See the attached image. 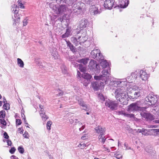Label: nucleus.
Wrapping results in <instances>:
<instances>
[{
  "label": "nucleus",
  "instance_id": "obj_1",
  "mask_svg": "<svg viewBox=\"0 0 159 159\" xmlns=\"http://www.w3.org/2000/svg\"><path fill=\"white\" fill-rule=\"evenodd\" d=\"M137 78V71L132 72L131 75L127 77L126 79H118L115 80H111L109 84L111 89H114V87H120L122 89L118 88L114 93L115 97L121 104H125V102L127 96L126 94V90L124 87L127 84L128 82L131 83Z\"/></svg>",
  "mask_w": 159,
  "mask_h": 159
},
{
  "label": "nucleus",
  "instance_id": "obj_2",
  "mask_svg": "<svg viewBox=\"0 0 159 159\" xmlns=\"http://www.w3.org/2000/svg\"><path fill=\"white\" fill-rule=\"evenodd\" d=\"M101 74L99 75H95V80H99L91 83V85L93 89L95 91L102 90L104 86L108 83V80L110 79L111 75L110 69L109 67L107 69H103L101 72Z\"/></svg>",
  "mask_w": 159,
  "mask_h": 159
},
{
  "label": "nucleus",
  "instance_id": "obj_3",
  "mask_svg": "<svg viewBox=\"0 0 159 159\" xmlns=\"http://www.w3.org/2000/svg\"><path fill=\"white\" fill-rule=\"evenodd\" d=\"M49 7L52 9L53 12L57 14H62L66 10V7L65 5H55L52 3H50Z\"/></svg>",
  "mask_w": 159,
  "mask_h": 159
},
{
  "label": "nucleus",
  "instance_id": "obj_4",
  "mask_svg": "<svg viewBox=\"0 0 159 159\" xmlns=\"http://www.w3.org/2000/svg\"><path fill=\"white\" fill-rule=\"evenodd\" d=\"M19 10V9L16 5L13 4L11 5V11L12 14H13V19L14 21V25H16V23L19 22L20 21V17L18 14Z\"/></svg>",
  "mask_w": 159,
  "mask_h": 159
},
{
  "label": "nucleus",
  "instance_id": "obj_5",
  "mask_svg": "<svg viewBox=\"0 0 159 159\" xmlns=\"http://www.w3.org/2000/svg\"><path fill=\"white\" fill-rule=\"evenodd\" d=\"M139 102H137L136 103H134L131 104L128 106L127 109V111L130 112L137 111H143L145 110L146 108L145 107H141L139 105Z\"/></svg>",
  "mask_w": 159,
  "mask_h": 159
},
{
  "label": "nucleus",
  "instance_id": "obj_6",
  "mask_svg": "<svg viewBox=\"0 0 159 159\" xmlns=\"http://www.w3.org/2000/svg\"><path fill=\"white\" fill-rule=\"evenodd\" d=\"M105 106L107 107L110 108L111 111H114L117 109L118 103L115 101H112L109 99L106 100Z\"/></svg>",
  "mask_w": 159,
  "mask_h": 159
},
{
  "label": "nucleus",
  "instance_id": "obj_7",
  "mask_svg": "<svg viewBox=\"0 0 159 159\" xmlns=\"http://www.w3.org/2000/svg\"><path fill=\"white\" fill-rule=\"evenodd\" d=\"M136 71L137 77L139 76L141 80L145 81L148 80L149 76L145 70H139Z\"/></svg>",
  "mask_w": 159,
  "mask_h": 159
},
{
  "label": "nucleus",
  "instance_id": "obj_8",
  "mask_svg": "<svg viewBox=\"0 0 159 159\" xmlns=\"http://www.w3.org/2000/svg\"><path fill=\"white\" fill-rule=\"evenodd\" d=\"M92 57L97 60L102 59V55L100 51L98 49H94L91 52Z\"/></svg>",
  "mask_w": 159,
  "mask_h": 159
},
{
  "label": "nucleus",
  "instance_id": "obj_9",
  "mask_svg": "<svg viewBox=\"0 0 159 159\" xmlns=\"http://www.w3.org/2000/svg\"><path fill=\"white\" fill-rule=\"evenodd\" d=\"M145 150L151 158H155L156 152L152 147L148 146L145 148Z\"/></svg>",
  "mask_w": 159,
  "mask_h": 159
},
{
  "label": "nucleus",
  "instance_id": "obj_10",
  "mask_svg": "<svg viewBox=\"0 0 159 159\" xmlns=\"http://www.w3.org/2000/svg\"><path fill=\"white\" fill-rule=\"evenodd\" d=\"M114 0H106L104 2V6L105 8L111 10L114 5Z\"/></svg>",
  "mask_w": 159,
  "mask_h": 159
},
{
  "label": "nucleus",
  "instance_id": "obj_11",
  "mask_svg": "<svg viewBox=\"0 0 159 159\" xmlns=\"http://www.w3.org/2000/svg\"><path fill=\"white\" fill-rule=\"evenodd\" d=\"M140 115L143 117L147 120H152L154 119V117L152 115L143 111L141 112Z\"/></svg>",
  "mask_w": 159,
  "mask_h": 159
},
{
  "label": "nucleus",
  "instance_id": "obj_12",
  "mask_svg": "<svg viewBox=\"0 0 159 159\" xmlns=\"http://www.w3.org/2000/svg\"><path fill=\"white\" fill-rule=\"evenodd\" d=\"M133 93L134 94V98H137L140 95V89H139L138 87H136L135 88H134L133 89Z\"/></svg>",
  "mask_w": 159,
  "mask_h": 159
},
{
  "label": "nucleus",
  "instance_id": "obj_13",
  "mask_svg": "<svg viewBox=\"0 0 159 159\" xmlns=\"http://www.w3.org/2000/svg\"><path fill=\"white\" fill-rule=\"evenodd\" d=\"M88 24V21L85 19H82L80 21L79 26L80 28L84 29L86 28Z\"/></svg>",
  "mask_w": 159,
  "mask_h": 159
},
{
  "label": "nucleus",
  "instance_id": "obj_14",
  "mask_svg": "<svg viewBox=\"0 0 159 159\" xmlns=\"http://www.w3.org/2000/svg\"><path fill=\"white\" fill-rule=\"evenodd\" d=\"M77 4H75L74 5L73 7V11L77 14H79L81 12V7L77 5Z\"/></svg>",
  "mask_w": 159,
  "mask_h": 159
},
{
  "label": "nucleus",
  "instance_id": "obj_15",
  "mask_svg": "<svg viewBox=\"0 0 159 159\" xmlns=\"http://www.w3.org/2000/svg\"><path fill=\"white\" fill-rule=\"evenodd\" d=\"M71 61V64L75 67H79V69L82 72H84L85 70V68L83 67V66L81 64H78L77 63L75 62L72 61V60H70Z\"/></svg>",
  "mask_w": 159,
  "mask_h": 159
},
{
  "label": "nucleus",
  "instance_id": "obj_16",
  "mask_svg": "<svg viewBox=\"0 0 159 159\" xmlns=\"http://www.w3.org/2000/svg\"><path fill=\"white\" fill-rule=\"evenodd\" d=\"M90 11L92 14L95 15L99 13V11L97 7L95 5H93L90 7Z\"/></svg>",
  "mask_w": 159,
  "mask_h": 159
},
{
  "label": "nucleus",
  "instance_id": "obj_17",
  "mask_svg": "<svg viewBox=\"0 0 159 159\" xmlns=\"http://www.w3.org/2000/svg\"><path fill=\"white\" fill-rule=\"evenodd\" d=\"M71 29L68 27L66 29V33L61 36L62 38L64 39L70 36L71 35Z\"/></svg>",
  "mask_w": 159,
  "mask_h": 159
},
{
  "label": "nucleus",
  "instance_id": "obj_18",
  "mask_svg": "<svg viewBox=\"0 0 159 159\" xmlns=\"http://www.w3.org/2000/svg\"><path fill=\"white\" fill-rule=\"evenodd\" d=\"M78 102L79 105L81 107L82 109L86 110L88 109L87 105L84 103L82 99H80L78 100Z\"/></svg>",
  "mask_w": 159,
  "mask_h": 159
},
{
  "label": "nucleus",
  "instance_id": "obj_19",
  "mask_svg": "<svg viewBox=\"0 0 159 159\" xmlns=\"http://www.w3.org/2000/svg\"><path fill=\"white\" fill-rule=\"evenodd\" d=\"M95 130L97 133L100 134H104L105 130L101 126H98L95 128Z\"/></svg>",
  "mask_w": 159,
  "mask_h": 159
},
{
  "label": "nucleus",
  "instance_id": "obj_20",
  "mask_svg": "<svg viewBox=\"0 0 159 159\" xmlns=\"http://www.w3.org/2000/svg\"><path fill=\"white\" fill-rule=\"evenodd\" d=\"M78 39L80 40V44L86 41L87 39V36L86 35V33H85L81 36H79Z\"/></svg>",
  "mask_w": 159,
  "mask_h": 159
},
{
  "label": "nucleus",
  "instance_id": "obj_21",
  "mask_svg": "<svg viewBox=\"0 0 159 159\" xmlns=\"http://www.w3.org/2000/svg\"><path fill=\"white\" fill-rule=\"evenodd\" d=\"M82 80H89L92 78V76L89 74L83 73L81 75Z\"/></svg>",
  "mask_w": 159,
  "mask_h": 159
},
{
  "label": "nucleus",
  "instance_id": "obj_22",
  "mask_svg": "<svg viewBox=\"0 0 159 159\" xmlns=\"http://www.w3.org/2000/svg\"><path fill=\"white\" fill-rule=\"evenodd\" d=\"M119 114L124 116H125L129 118L134 117V115L132 114H128L123 111H121L119 112Z\"/></svg>",
  "mask_w": 159,
  "mask_h": 159
},
{
  "label": "nucleus",
  "instance_id": "obj_23",
  "mask_svg": "<svg viewBox=\"0 0 159 159\" xmlns=\"http://www.w3.org/2000/svg\"><path fill=\"white\" fill-rule=\"evenodd\" d=\"M129 4V0H123L121 1V4L119 5V7L121 8L126 7Z\"/></svg>",
  "mask_w": 159,
  "mask_h": 159
},
{
  "label": "nucleus",
  "instance_id": "obj_24",
  "mask_svg": "<svg viewBox=\"0 0 159 159\" xmlns=\"http://www.w3.org/2000/svg\"><path fill=\"white\" fill-rule=\"evenodd\" d=\"M97 64L95 61L91 60L89 62V67L91 70H93L95 68V67L97 65Z\"/></svg>",
  "mask_w": 159,
  "mask_h": 159
},
{
  "label": "nucleus",
  "instance_id": "obj_25",
  "mask_svg": "<svg viewBox=\"0 0 159 159\" xmlns=\"http://www.w3.org/2000/svg\"><path fill=\"white\" fill-rule=\"evenodd\" d=\"M102 60L100 62V65L102 67L103 69L106 68L109 66V64L107 61L106 60H104L101 59Z\"/></svg>",
  "mask_w": 159,
  "mask_h": 159
},
{
  "label": "nucleus",
  "instance_id": "obj_26",
  "mask_svg": "<svg viewBox=\"0 0 159 159\" xmlns=\"http://www.w3.org/2000/svg\"><path fill=\"white\" fill-rule=\"evenodd\" d=\"M89 59L88 58H84L81 59H78L76 61L80 63H82L84 65H86L89 61Z\"/></svg>",
  "mask_w": 159,
  "mask_h": 159
},
{
  "label": "nucleus",
  "instance_id": "obj_27",
  "mask_svg": "<svg viewBox=\"0 0 159 159\" xmlns=\"http://www.w3.org/2000/svg\"><path fill=\"white\" fill-rule=\"evenodd\" d=\"M71 40L76 45H78L79 44H80V40L78 39V37L77 38L74 37H72L71 38Z\"/></svg>",
  "mask_w": 159,
  "mask_h": 159
},
{
  "label": "nucleus",
  "instance_id": "obj_28",
  "mask_svg": "<svg viewBox=\"0 0 159 159\" xmlns=\"http://www.w3.org/2000/svg\"><path fill=\"white\" fill-rule=\"evenodd\" d=\"M66 42L67 46L69 47L70 50L73 52L75 51V47L69 41H66Z\"/></svg>",
  "mask_w": 159,
  "mask_h": 159
},
{
  "label": "nucleus",
  "instance_id": "obj_29",
  "mask_svg": "<svg viewBox=\"0 0 159 159\" xmlns=\"http://www.w3.org/2000/svg\"><path fill=\"white\" fill-rule=\"evenodd\" d=\"M104 134H100L98 137V139L102 143H104L106 140V138L104 136Z\"/></svg>",
  "mask_w": 159,
  "mask_h": 159
},
{
  "label": "nucleus",
  "instance_id": "obj_30",
  "mask_svg": "<svg viewBox=\"0 0 159 159\" xmlns=\"http://www.w3.org/2000/svg\"><path fill=\"white\" fill-rule=\"evenodd\" d=\"M6 125V122L3 119H0V126L2 129L5 128Z\"/></svg>",
  "mask_w": 159,
  "mask_h": 159
},
{
  "label": "nucleus",
  "instance_id": "obj_31",
  "mask_svg": "<svg viewBox=\"0 0 159 159\" xmlns=\"http://www.w3.org/2000/svg\"><path fill=\"white\" fill-rule=\"evenodd\" d=\"M17 63L20 67H24V62L20 59L19 58L17 59Z\"/></svg>",
  "mask_w": 159,
  "mask_h": 159
},
{
  "label": "nucleus",
  "instance_id": "obj_32",
  "mask_svg": "<svg viewBox=\"0 0 159 159\" xmlns=\"http://www.w3.org/2000/svg\"><path fill=\"white\" fill-rule=\"evenodd\" d=\"M43 120L45 121L48 118V116L46 114L45 112L39 114Z\"/></svg>",
  "mask_w": 159,
  "mask_h": 159
},
{
  "label": "nucleus",
  "instance_id": "obj_33",
  "mask_svg": "<svg viewBox=\"0 0 159 159\" xmlns=\"http://www.w3.org/2000/svg\"><path fill=\"white\" fill-rule=\"evenodd\" d=\"M61 69L62 72L64 74H66L67 73V70L66 68V67L65 65H62L61 67Z\"/></svg>",
  "mask_w": 159,
  "mask_h": 159
},
{
  "label": "nucleus",
  "instance_id": "obj_34",
  "mask_svg": "<svg viewBox=\"0 0 159 159\" xmlns=\"http://www.w3.org/2000/svg\"><path fill=\"white\" fill-rule=\"evenodd\" d=\"M93 70H94L95 73L98 74L100 72V69L99 65L97 64L96 67H95V68L93 69Z\"/></svg>",
  "mask_w": 159,
  "mask_h": 159
},
{
  "label": "nucleus",
  "instance_id": "obj_35",
  "mask_svg": "<svg viewBox=\"0 0 159 159\" xmlns=\"http://www.w3.org/2000/svg\"><path fill=\"white\" fill-rule=\"evenodd\" d=\"M52 124V122L51 121L49 120L47 122L46 124V127L47 129L49 130L51 129V125Z\"/></svg>",
  "mask_w": 159,
  "mask_h": 159
},
{
  "label": "nucleus",
  "instance_id": "obj_36",
  "mask_svg": "<svg viewBox=\"0 0 159 159\" xmlns=\"http://www.w3.org/2000/svg\"><path fill=\"white\" fill-rule=\"evenodd\" d=\"M39 106L40 108V110L39 111V114H40V113H42L45 112V111L44 110L43 106H42L41 105H39Z\"/></svg>",
  "mask_w": 159,
  "mask_h": 159
},
{
  "label": "nucleus",
  "instance_id": "obj_37",
  "mask_svg": "<svg viewBox=\"0 0 159 159\" xmlns=\"http://www.w3.org/2000/svg\"><path fill=\"white\" fill-rule=\"evenodd\" d=\"M18 150L19 152L21 154H23L24 152V149L21 146H20L18 147Z\"/></svg>",
  "mask_w": 159,
  "mask_h": 159
},
{
  "label": "nucleus",
  "instance_id": "obj_38",
  "mask_svg": "<svg viewBox=\"0 0 159 159\" xmlns=\"http://www.w3.org/2000/svg\"><path fill=\"white\" fill-rule=\"evenodd\" d=\"M55 59H57L59 57V55L57 52H54L52 54Z\"/></svg>",
  "mask_w": 159,
  "mask_h": 159
},
{
  "label": "nucleus",
  "instance_id": "obj_39",
  "mask_svg": "<svg viewBox=\"0 0 159 159\" xmlns=\"http://www.w3.org/2000/svg\"><path fill=\"white\" fill-rule=\"evenodd\" d=\"M83 82H81L83 83L84 85L85 86H87L88 84L89 83L90 81L87 80H83Z\"/></svg>",
  "mask_w": 159,
  "mask_h": 159
},
{
  "label": "nucleus",
  "instance_id": "obj_40",
  "mask_svg": "<svg viewBox=\"0 0 159 159\" xmlns=\"http://www.w3.org/2000/svg\"><path fill=\"white\" fill-rule=\"evenodd\" d=\"M3 107L4 109L6 110H8L9 109V104L7 103L4 104Z\"/></svg>",
  "mask_w": 159,
  "mask_h": 159
},
{
  "label": "nucleus",
  "instance_id": "obj_41",
  "mask_svg": "<svg viewBox=\"0 0 159 159\" xmlns=\"http://www.w3.org/2000/svg\"><path fill=\"white\" fill-rule=\"evenodd\" d=\"M5 116V112L4 111H0V117L4 118Z\"/></svg>",
  "mask_w": 159,
  "mask_h": 159
},
{
  "label": "nucleus",
  "instance_id": "obj_42",
  "mask_svg": "<svg viewBox=\"0 0 159 159\" xmlns=\"http://www.w3.org/2000/svg\"><path fill=\"white\" fill-rule=\"evenodd\" d=\"M143 131L142 132V134L144 135H146L148 134V132L149 131L147 129L143 128Z\"/></svg>",
  "mask_w": 159,
  "mask_h": 159
},
{
  "label": "nucleus",
  "instance_id": "obj_43",
  "mask_svg": "<svg viewBox=\"0 0 159 159\" xmlns=\"http://www.w3.org/2000/svg\"><path fill=\"white\" fill-rule=\"evenodd\" d=\"M16 150V149L14 147H12L10 150L9 152L11 154H12L15 152Z\"/></svg>",
  "mask_w": 159,
  "mask_h": 159
},
{
  "label": "nucleus",
  "instance_id": "obj_44",
  "mask_svg": "<svg viewBox=\"0 0 159 159\" xmlns=\"http://www.w3.org/2000/svg\"><path fill=\"white\" fill-rule=\"evenodd\" d=\"M98 98L102 100V101H104L105 100V98L103 95L102 94H99L98 95Z\"/></svg>",
  "mask_w": 159,
  "mask_h": 159
},
{
  "label": "nucleus",
  "instance_id": "obj_45",
  "mask_svg": "<svg viewBox=\"0 0 159 159\" xmlns=\"http://www.w3.org/2000/svg\"><path fill=\"white\" fill-rule=\"evenodd\" d=\"M88 137L87 134H84L81 137V139L83 140L86 139Z\"/></svg>",
  "mask_w": 159,
  "mask_h": 159
},
{
  "label": "nucleus",
  "instance_id": "obj_46",
  "mask_svg": "<svg viewBox=\"0 0 159 159\" xmlns=\"http://www.w3.org/2000/svg\"><path fill=\"white\" fill-rule=\"evenodd\" d=\"M20 1H18V2H19L18 4H19V7L21 8H25L23 4L21 3L20 2Z\"/></svg>",
  "mask_w": 159,
  "mask_h": 159
},
{
  "label": "nucleus",
  "instance_id": "obj_47",
  "mask_svg": "<svg viewBox=\"0 0 159 159\" xmlns=\"http://www.w3.org/2000/svg\"><path fill=\"white\" fill-rule=\"evenodd\" d=\"M79 147H80L81 148L83 149L86 146L85 145L84 143H81L78 145Z\"/></svg>",
  "mask_w": 159,
  "mask_h": 159
},
{
  "label": "nucleus",
  "instance_id": "obj_48",
  "mask_svg": "<svg viewBox=\"0 0 159 159\" xmlns=\"http://www.w3.org/2000/svg\"><path fill=\"white\" fill-rule=\"evenodd\" d=\"M23 25L25 26L28 23V20L26 19H25L23 21Z\"/></svg>",
  "mask_w": 159,
  "mask_h": 159
},
{
  "label": "nucleus",
  "instance_id": "obj_49",
  "mask_svg": "<svg viewBox=\"0 0 159 159\" xmlns=\"http://www.w3.org/2000/svg\"><path fill=\"white\" fill-rule=\"evenodd\" d=\"M102 151H103L107 150V151H108V152H110L109 150L106 147H105V145H103V147H102Z\"/></svg>",
  "mask_w": 159,
  "mask_h": 159
},
{
  "label": "nucleus",
  "instance_id": "obj_50",
  "mask_svg": "<svg viewBox=\"0 0 159 159\" xmlns=\"http://www.w3.org/2000/svg\"><path fill=\"white\" fill-rule=\"evenodd\" d=\"M16 124L18 125H20L21 124V120L20 119H16Z\"/></svg>",
  "mask_w": 159,
  "mask_h": 159
},
{
  "label": "nucleus",
  "instance_id": "obj_51",
  "mask_svg": "<svg viewBox=\"0 0 159 159\" xmlns=\"http://www.w3.org/2000/svg\"><path fill=\"white\" fill-rule=\"evenodd\" d=\"M28 134L27 132H25L23 134V136L25 138H28Z\"/></svg>",
  "mask_w": 159,
  "mask_h": 159
},
{
  "label": "nucleus",
  "instance_id": "obj_52",
  "mask_svg": "<svg viewBox=\"0 0 159 159\" xmlns=\"http://www.w3.org/2000/svg\"><path fill=\"white\" fill-rule=\"evenodd\" d=\"M22 118L23 120H24V122H26V120L25 118V116L24 113L21 114Z\"/></svg>",
  "mask_w": 159,
  "mask_h": 159
},
{
  "label": "nucleus",
  "instance_id": "obj_53",
  "mask_svg": "<svg viewBox=\"0 0 159 159\" xmlns=\"http://www.w3.org/2000/svg\"><path fill=\"white\" fill-rule=\"evenodd\" d=\"M5 141H6L7 142V145L8 146H11V145L12 143L11 141L10 140H5Z\"/></svg>",
  "mask_w": 159,
  "mask_h": 159
},
{
  "label": "nucleus",
  "instance_id": "obj_54",
  "mask_svg": "<svg viewBox=\"0 0 159 159\" xmlns=\"http://www.w3.org/2000/svg\"><path fill=\"white\" fill-rule=\"evenodd\" d=\"M4 138L7 139H8L9 137L7 133L6 132H5L4 133Z\"/></svg>",
  "mask_w": 159,
  "mask_h": 159
},
{
  "label": "nucleus",
  "instance_id": "obj_55",
  "mask_svg": "<svg viewBox=\"0 0 159 159\" xmlns=\"http://www.w3.org/2000/svg\"><path fill=\"white\" fill-rule=\"evenodd\" d=\"M18 131H20V133L21 134H23V130L22 128H19L18 129Z\"/></svg>",
  "mask_w": 159,
  "mask_h": 159
},
{
  "label": "nucleus",
  "instance_id": "obj_56",
  "mask_svg": "<svg viewBox=\"0 0 159 159\" xmlns=\"http://www.w3.org/2000/svg\"><path fill=\"white\" fill-rule=\"evenodd\" d=\"M85 127V126L84 125H83L81 126V127L79 128V130L80 131L83 130Z\"/></svg>",
  "mask_w": 159,
  "mask_h": 159
},
{
  "label": "nucleus",
  "instance_id": "obj_57",
  "mask_svg": "<svg viewBox=\"0 0 159 159\" xmlns=\"http://www.w3.org/2000/svg\"><path fill=\"white\" fill-rule=\"evenodd\" d=\"M77 75L78 76V77H79V78H81V77H82L79 71H77Z\"/></svg>",
  "mask_w": 159,
  "mask_h": 159
},
{
  "label": "nucleus",
  "instance_id": "obj_58",
  "mask_svg": "<svg viewBox=\"0 0 159 159\" xmlns=\"http://www.w3.org/2000/svg\"><path fill=\"white\" fill-rule=\"evenodd\" d=\"M143 131V128L142 129H138L137 130V132L138 133H142V132Z\"/></svg>",
  "mask_w": 159,
  "mask_h": 159
},
{
  "label": "nucleus",
  "instance_id": "obj_59",
  "mask_svg": "<svg viewBox=\"0 0 159 159\" xmlns=\"http://www.w3.org/2000/svg\"><path fill=\"white\" fill-rule=\"evenodd\" d=\"M11 159H17V157H16L14 155H12L11 157Z\"/></svg>",
  "mask_w": 159,
  "mask_h": 159
},
{
  "label": "nucleus",
  "instance_id": "obj_60",
  "mask_svg": "<svg viewBox=\"0 0 159 159\" xmlns=\"http://www.w3.org/2000/svg\"><path fill=\"white\" fill-rule=\"evenodd\" d=\"M58 90L59 91H61V92H60V93L59 94L58 96H61L63 94V92L61 90Z\"/></svg>",
  "mask_w": 159,
  "mask_h": 159
},
{
  "label": "nucleus",
  "instance_id": "obj_61",
  "mask_svg": "<svg viewBox=\"0 0 159 159\" xmlns=\"http://www.w3.org/2000/svg\"><path fill=\"white\" fill-rule=\"evenodd\" d=\"M77 125L79 127H81V125H82V124L80 122H79L77 124Z\"/></svg>",
  "mask_w": 159,
  "mask_h": 159
},
{
  "label": "nucleus",
  "instance_id": "obj_62",
  "mask_svg": "<svg viewBox=\"0 0 159 159\" xmlns=\"http://www.w3.org/2000/svg\"><path fill=\"white\" fill-rule=\"evenodd\" d=\"M48 156L49 159H53V157L51 155H49Z\"/></svg>",
  "mask_w": 159,
  "mask_h": 159
},
{
  "label": "nucleus",
  "instance_id": "obj_63",
  "mask_svg": "<svg viewBox=\"0 0 159 159\" xmlns=\"http://www.w3.org/2000/svg\"><path fill=\"white\" fill-rule=\"evenodd\" d=\"M3 102L4 104L7 103V101L4 98H3Z\"/></svg>",
  "mask_w": 159,
  "mask_h": 159
},
{
  "label": "nucleus",
  "instance_id": "obj_64",
  "mask_svg": "<svg viewBox=\"0 0 159 159\" xmlns=\"http://www.w3.org/2000/svg\"><path fill=\"white\" fill-rule=\"evenodd\" d=\"M24 123H25V126L26 127H29V126H28V124L27 123H26V122H24Z\"/></svg>",
  "mask_w": 159,
  "mask_h": 159
}]
</instances>
